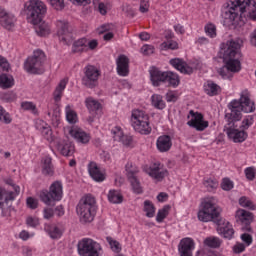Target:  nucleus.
Returning <instances> with one entry per match:
<instances>
[{"instance_id":"nucleus-1","label":"nucleus","mask_w":256,"mask_h":256,"mask_svg":"<svg viewBox=\"0 0 256 256\" xmlns=\"http://www.w3.org/2000/svg\"><path fill=\"white\" fill-rule=\"evenodd\" d=\"M228 109L230 112L225 114L224 132L234 143H243L249 135L246 131L237 129V123L243 118L242 111L244 113L255 111V103L251 102L249 96L241 95L239 100H232L228 104Z\"/></svg>"},{"instance_id":"nucleus-2","label":"nucleus","mask_w":256,"mask_h":256,"mask_svg":"<svg viewBox=\"0 0 256 256\" xmlns=\"http://www.w3.org/2000/svg\"><path fill=\"white\" fill-rule=\"evenodd\" d=\"M223 210L217 205V200L213 197L205 198L202 202V209L198 212V219L203 223L213 221L217 225V233L224 239H233L235 230L229 221L221 217Z\"/></svg>"},{"instance_id":"nucleus-3","label":"nucleus","mask_w":256,"mask_h":256,"mask_svg":"<svg viewBox=\"0 0 256 256\" xmlns=\"http://www.w3.org/2000/svg\"><path fill=\"white\" fill-rule=\"evenodd\" d=\"M247 13V17L256 21V0H230L227 7L222 10V18L227 27L237 25L240 15Z\"/></svg>"},{"instance_id":"nucleus-4","label":"nucleus","mask_w":256,"mask_h":256,"mask_svg":"<svg viewBox=\"0 0 256 256\" xmlns=\"http://www.w3.org/2000/svg\"><path fill=\"white\" fill-rule=\"evenodd\" d=\"M241 47H243V40L237 38L235 40H228L222 48L223 60L225 61L226 71L232 73H239L241 71Z\"/></svg>"},{"instance_id":"nucleus-5","label":"nucleus","mask_w":256,"mask_h":256,"mask_svg":"<svg viewBox=\"0 0 256 256\" xmlns=\"http://www.w3.org/2000/svg\"><path fill=\"white\" fill-rule=\"evenodd\" d=\"M76 211L81 223H91L97 214V201L95 200V197L88 194L81 198L76 207Z\"/></svg>"},{"instance_id":"nucleus-6","label":"nucleus","mask_w":256,"mask_h":256,"mask_svg":"<svg viewBox=\"0 0 256 256\" xmlns=\"http://www.w3.org/2000/svg\"><path fill=\"white\" fill-rule=\"evenodd\" d=\"M20 192L21 188L19 186H14V191L0 187V210L2 217H11V211H13L11 203L17 199Z\"/></svg>"},{"instance_id":"nucleus-7","label":"nucleus","mask_w":256,"mask_h":256,"mask_svg":"<svg viewBox=\"0 0 256 256\" xmlns=\"http://www.w3.org/2000/svg\"><path fill=\"white\" fill-rule=\"evenodd\" d=\"M45 61H47L45 52L35 50L33 56L28 57L25 61L24 69L27 73H31L32 75H42V73H45V69L43 68Z\"/></svg>"},{"instance_id":"nucleus-8","label":"nucleus","mask_w":256,"mask_h":256,"mask_svg":"<svg viewBox=\"0 0 256 256\" xmlns=\"http://www.w3.org/2000/svg\"><path fill=\"white\" fill-rule=\"evenodd\" d=\"M132 127L140 135H149L151 133V125L149 124V115L143 110H133L131 116Z\"/></svg>"},{"instance_id":"nucleus-9","label":"nucleus","mask_w":256,"mask_h":256,"mask_svg":"<svg viewBox=\"0 0 256 256\" xmlns=\"http://www.w3.org/2000/svg\"><path fill=\"white\" fill-rule=\"evenodd\" d=\"M27 17L30 23H39L47 13V6L40 0H30L26 3Z\"/></svg>"},{"instance_id":"nucleus-10","label":"nucleus","mask_w":256,"mask_h":256,"mask_svg":"<svg viewBox=\"0 0 256 256\" xmlns=\"http://www.w3.org/2000/svg\"><path fill=\"white\" fill-rule=\"evenodd\" d=\"M40 199L45 205H51L53 201H61L63 199V184L60 181L53 182L49 191L40 192Z\"/></svg>"},{"instance_id":"nucleus-11","label":"nucleus","mask_w":256,"mask_h":256,"mask_svg":"<svg viewBox=\"0 0 256 256\" xmlns=\"http://www.w3.org/2000/svg\"><path fill=\"white\" fill-rule=\"evenodd\" d=\"M101 244L91 238H84L78 242V253L80 256H99Z\"/></svg>"},{"instance_id":"nucleus-12","label":"nucleus","mask_w":256,"mask_h":256,"mask_svg":"<svg viewBox=\"0 0 256 256\" xmlns=\"http://www.w3.org/2000/svg\"><path fill=\"white\" fill-rule=\"evenodd\" d=\"M101 72L93 65H87L84 68V76L82 77V85L88 89H95L99 85V76Z\"/></svg>"},{"instance_id":"nucleus-13","label":"nucleus","mask_w":256,"mask_h":256,"mask_svg":"<svg viewBox=\"0 0 256 256\" xmlns=\"http://www.w3.org/2000/svg\"><path fill=\"white\" fill-rule=\"evenodd\" d=\"M58 32L57 35L63 45H71L73 43V27L69 22L58 21Z\"/></svg>"},{"instance_id":"nucleus-14","label":"nucleus","mask_w":256,"mask_h":256,"mask_svg":"<svg viewBox=\"0 0 256 256\" xmlns=\"http://www.w3.org/2000/svg\"><path fill=\"white\" fill-rule=\"evenodd\" d=\"M236 221L237 223H241L242 231H247V233L253 231L251 228V223H253V213L244 209H239L236 211Z\"/></svg>"},{"instance_id":"nucleus-15","label":"nucleus","mask_w":256,"mask_h":256,"mask_svg":"<svg viewBox=\"0 0 256 256\" xmlns=\"http://www.w3.org/2000/svg\"><path fill=\"white\" fill-rule=\"evenodd\" d=\"M189 115L192 119L187 122L189 127L196 129V131H205L209 127V122L205 121L203 114L190 110Z\"/></svg>"},{"instance_id":"nucleus-16","label":"nucleus","mask_w":256,"mask_h":256,"mask_svg":"<svg viewBox=\"0 0 256 256\" xmlns=\"http://www.w3.org/2000/svg\"><path fill=\"white\" fill-rule=\"evenodd\" d=\"M57 150L63 155L64 157H71L73 153H75V146L69 139H60L56 142Z\"/></svg>"},{"instance_id":"nucleus-17","label":"nucleus","mask_w":256,"mask_h":256,"mask_svg":"<svg viewBox=\"0 0 256 256\" xmlns=\"http://www.w3.org/2000/svg\"><path fill=\"white\" fill-rule=\"evenodd\" d=\"M193 249H195V241L192 238H183L178 245L180 256H193Z\"/></svg>"},{"instance_id":"nucleus-18","label":"nucleus","mask_w":256,"mask_h":256,"mask_svg":"<svg viewBox=\"0 0 256 256\" xmlns=\"http://www.w3.org/2000/svg\"><path fill=\"white\" fill-rule=\"evenodd\" d=\"M150 81L154 87H159L161 83H167V72L159 70L157 67H152L149 71Z\"/></svg>"},{"instance_id":"nucleus-19","label":"nucleus","mask_w":256,"mask_h":256,"mask_svg":"<svg viewBox=\"0 0 256 256\" xmlns=\"http://www.w3.org/2000/svg\"><path fill=\"white\" fill-rule=\"evenodd\" d=\"M69 134L77 141V143H82L83 145L89 143V141L91 140V136H89L87 132L76 126L72 127L69 130Z\"/></svg>"},{"instance_id":"nucleus-20","label":"nucleus","mask_w":256,"mask_h":256,"mask_svg":"<svg viewBox=\"0 0 256 256\" xmlns=\"http://www.w3.org/2000/svg\"><path fill=\"white\" fill-rule=\"evenodd\" d=\"M160 164H153L148 169H146V173L152 177V179H156V181H163L167 175H169V172L167 170H162L159 167Z\"/></svg>"},{"instance_id":"nucleus-21","label":"nucleus","mask_w":256,"mask_h":256,"mask_svg":"<svg viewBox=\"0 0 256 256\" xmlns=\"http://www.w3.org/2000/svg\"><path fill=\"white\" fill-rule=\"evenodd\" d=\"M117 73L120 77H127L129 75V58L124 54H121L116 59Z\"/></svg>"},{"instance_id":"nucleus-22","label":"nucleus","mask_w":256,"mask_h":256,"mask_svg":"<svg viewBox=\"0 0 256 256\" xmlns=\"http://www.w3.org/2000/svg\"><path fill=\"white\" fill-rule=\"evenodd\" d=\"M170 65H172L174 69H177V71H180V73H184V75H191V73H193V69L181 58L171 59Z\"/></svg>"},{"instance_id":"nucleus-23","label":"nucleus","mask_w":256,"mask_h":256,"mask_svg":"<svg viewBox=\"0 0 256 256\" xmlns=\"http://www.w3.org/2000/svg\"><path fill=\"white\" fill-rule=\"evenodd\" d=\"M88 171H89L90 177L94 181H97L98 183L105 181V174H103V172H101V169H99V166H97V163L91 162L88 165Z\"/></svg>"},{"instance_id":"nucleus-24","label":"nucleus","mask_w":256,"mask_h":256,"mask_svg":"<svg viewBox=\"0 0 256 256\" xmlns=\"http://www.w3.org/2000/svg\"><path fill=\"white\" fill-rule=\"evenodd\" d=\"M156 146L158 151H160L161 153H167V151H169V149H171V147L173 146V143L171 142V136H160L157 139Z\"/></svg>"},{"instance_id":"nucleus-25","label":"nucleus","mask_w":256,"mask_h":256,"mask_svg":"<svg viewBox=\"0 0 256 256\" xmlns=\"http://www.w3.org/2000/svg\"><path fill=\"white\" fill-rule=\"evenodd\" d=\"M114 141H118L119 143H123L126 147H129L131 145L133 138L131 136L123 135V131L121 128L116 127L114 130H112Z\"/></svg>"},{"instance_id":"nucleus-26","label":"nucleus","mask_w":256,"mask_h":256,"mask_svg":"<svg viewBox=\"0 0 256 256\" xmlns=\"http://www.w3.org/2000/svg\"><path fill=\"white\" fill-rule=\"evenodd\" d=\"M0 23L5 29H11L15 25V16L2 10L0 12Z\"/></svg>"},{"instance_id":"nucleus-27","label":"nucleus","mask_w":256,"mask_h":256,"mask_svg":"<svg viewBox=\"0 0 256 256\" xmlns=\"http://www.w3.org/2000/svg\"><path fill=\"white\" fill-rule=\"evenodd\" d=\"M34 25L35 32L39 37H47L49 33H51V29L49 28V24H47L45 21L40 20V22L32 23Z\"/></svg>"},{"instance_id":"nucleus-28","label":"nucleus","mask_w":256,"mask_h":256,"mask_svg":"<svg viewBox=\"0 0 256 256\" xmlns=\"http://www.w3.org/2000/svg\"><path fill=\"white\" fill-rule=\"evenodd\" d=\"M42 173L46 177H53L55 169L53 168L52 159L49 156H46L42 159Z\"/></svg>"},{"instance_id":"nucleus-29","label":"nucleus","mask_w":256,"mask_h":256,"mask_svg":"<svg viewBox=\"0 0 256 256\" xmlns=\"http://www.w3.org/2000/svg\"><path fill=\"white\" fill-rule=\"evenodd\" d=\"M204 91L206 95H209V97H215V95H219V91H221V87L213 81H208L206 84H204Z\"/></svg>"},{"instance_id":"nucleus-30","label":"nucleus","mask_w":256,"mask_h":256,"mask_svg":"<svg viewBox=\"0 0 256 256\" xmlns=\"http://www.w3.org/2000/svg\"><path fill=\"white\" fill-rule=\"evenodd\" d=\"M87 51V40L86 38H80L77 41H74L72 44L73 53H83Z\"/></svg>"},{"instance_id":"nucleus-31","label":"nucleus","mask_w":256,"mask_h":256,"mask_svg":"<svg viewBox=\"0 0 256 256\" xmlns=\"http://www.w3.org/2000/svg\"><path fill=\"white\" fill-rule=\"evenodd\" d=\"M151 103L155 107V109H159L160 111H163V109L166 107L163 96L159 94H153L151 96Z\"/></svg>"},{"instance_id":"nucleus-32","label":"nucleus","mask_w":256,"mask_h":256,"mask_svg":"<svg viewBox=\"0 0 256 256\" xmlns=\"http://www.w3.org/2000/svg\"><path fill=\"white\" fill-rule=\"evenodd\" d=\"M125 167L128 179H136L139 177V168L133 165V162H128Z\"/></svg>"},{"instance_id":"nucleus-33","label":"nucleus","mask_w":256,"mask_h":256,"mask_svg":"<svg viewBox=\"0 0 256 256\" xmlns=\"http://www.w3.org/2000/svg\"><path fill=\"white\" fill-rule=\"evenodd\" d=\"M65 87H67V80H61L58 84V86L56 87L55 91H54V100L56 102L61 101V97L63 95V91H65Z\"/></svg>"},{"instance_id":"nucleus-34","label":"nucleus","mask_w":256,"mask_h":256,"mask_svg":"<svg viewBox=\"0 0 256 256\" xmlns=\"http://www.w3.org/2000/svg\"><path fill=\"white\" fill-rule=\"evenodd\" d=\"M85 103L90 113H95V111H99L101 109V103L93 98H87Z\"/></svg>"},{"instance_id":"nucleus-35","label":"nucleus","mask_w":256,"mask_h":256,"mask_svg":"<svg viewBox=\"0 0 256 256\" xmlns=\"http://www.w3.org/2000/svg\"><path fill=\"white\" fill-rule=\"evenodd\" d=\"M0 87L2 89L13 87V76H8L7 74L0 75Z\"/></svg>"},{"instance_id":"nucleus-36","label":"nucleus","mask_w":256,"mask_h":256,"mask_svg":"<svg viewBox=\"0 0 256 256\" xmlns=\"http://www.w3.org/2000/svg\"><path fill=\"white\" fill-rule=\"evenodd\" d=\"M108 201L114 204L123 203V196L116 190H110L108 193Z\"/></svg>"},{"instance_id":"nucleus-37","label":"nucleus","mask_w":256,"mask_h":256,"mask_svg":"<svg viewBox=\"0 0 256 256\" xmlns=\"http://www.w3.org/2000/svg\"><path fill=\"white\" fill-rule=\"evenodd\" d=\"M47 233L51 237V239H60L61 235H63V232H61V229L59 227L52 225L46 228Z\"/></svg>"},{"instance_id":"nucleus-38","label":"nucleus","mask_w":256,"mask_h":256,"mask_svg":"<svg viewBox=\"0 0 256 256\" xmlns=\"http://www.w3.org/2000/svg\"><path fill=\"white\" fill-rule=\"evenodd\" d=\"M128 181L130 182L134 193H136L137 195H141V193H143V187H141V182L139 181V177L138 178H130V179H128Z\"/></svg>"},{"instance_id":"nucleus-39","label":"nucleus","mask_w":256,"mask_h":256,"mask_svg":"<svg viewBox=\"0 0 256 256\" xmlns=\"http://www.w3.org/2000/svg\"><path fill=\"white\" fill-rule=\"evenodd\" d=\"M166 83H169L171 87H178L179 86V76L173 72L166 73Z\"/></svg>"},{"instance_id":"nucleus-40","label":"nucleus","mask_w":256,"mask_h":256,"mask_svg":"<svg viewBox=\"0 0 256 256\" xmlns=\"http://www.w3.org/2000/svg\"><path fill=\"white\" fill-rule=\"evenodd\" d=\"M204 244L212 249H217L218 247H221V239L218 237H208L204 240Z\"/></svg>"},{"instance_id":"nucleus-41","label":"nucleus","mask_w":256,"mask_h":256,"mask_svg":"<svg viewBox=\"0 0 256 256\" xmlns=\"http://www.w3.org/2000/svg\"><path fill=\"white\" fill-rule=\"evenodd\" d=\"M171 206L165 205L162 209L158 210L156 221L157 223H163V220L169 215Z\"/></svg>"},{"instance_id":"nucleus-42","label":"nucleus","mask_w":256,"mask_h":256,"mask_svg":"<svg viewBox=\"0 0 256 256\" xmlns=\"http://www.w3.org/2000/svg\"><path fill=\"white\" fill-rule=\"evenodd\" d=\"M106 241L114 253H121V243L119 241L113 239L111 236L106 237Z\"/></svg>"},{"instance_id":"nucleus-43","label":"nucleus","mask_w":256,"mask_h":256,"mask_svg":"<svg viewBox=\"0 0 256 256\" xmlns=\"http://www.w3.org/2000/svg\"><path fill=\"white\" fill-rule=\"evenodd\" d=\"M144 211L146 213V217L152 218L155 217V206L149 200L144 201Z\"/></svg>"},{"instance_id":"nucleus-44","label":"nucleus","mask_w":256,"mask_h":256,"mask_svg":"<svg viewBox=\"0 0 256 256\" xmlns=\"http://www.w3.org/2000/svg\"><path fill=\"white\" fill-rule=\"evenodd\" d=\"M66 119L72 125L77 123V113L71 110V106H66Z\"/></svg>"},{"instance_id":"nucleus-45","label":"nucleus","mask_w":256,"mask_h":256,"mask_svg":"<svg viewBox=\"0 0 256 256\" xmlns=\"http://www.w3.org/2000/svg\"><path fill=\"white\" fill-rule=\"evenodd\" d=\"M239 205H241V207H246L247 209L255 211V204H253V201H251L249 198L245 196L239 199Z\"/></svg>"},{"instance_id":"nucleus-46","label":"nucleus","mask_w":256,"mask_h":256,"mask_svg":"<svg viewBox=\"0 0 256 256\" xmlns=\"http://www.w3.org/2000/svg\"><path fill=\"white\" fill-rule=\"evenodd\" d=\"M22 109L24 111H31L34 115H37V106L33 102H22L21 103Z\"/></svg>"},{"instance_id":"nucleus-47","label":"nucleus","mask_w":256,"mask_h":256,"mask_svg":"<svg viewBox=\"0 0 256 256\" xmlns=\"http://www.w3.org/2000/svg\"><path fill=\"white\" fill-rule=\"evenodd\" d=\"M0 121L9 125L11 123V116L7 113L6 110L3 109V106H0Z\"/></svg>"},{"instance_id":"nucleus-48","label":"nucleus","mask_w":256,"mask_h":256,"mask_svg":"<svg viewBox=\"0 0 256 256\" xmlns=\"http://www.w3.org/2000/svg\"><path fill=\"white\" fill-rule=\"evenodd\" d=\"M48 2L56 9V11H63V9H65L64 0H48Z\"/></svg>"},{"instance_id":"nucleus-49","label":"nucleus","mask_w":256,"mask_h":256,"mask_svg":"<svg viewBox=\"0 0 256 256\" xmlns=\"http://www.w3.org/2000/svg\"><path fill=\"white\" fill-rule=\"evenodd\" d=\"M205 33L213 39V37H217V27L213 24H208L205 26Z\"/></svg>"},{"instance_id":"nucleus-50","label":"nucleus","mask_w":256,"mask_h":256,"mask_svg":"<svg viewBox=\"0 0 256 256\" xmlns=\"http://www.w3.org/2000/svg\"><path fill=\"white\" fill-rule=\"evenodd\" d=\"M254 118L253 116H247L240 126L241 131H247L249 129L250 125H253Z\"/></svg>"},{"instance_id":"nucleus-51","label":"nucleus","mask_w":256,"mask_h":256,"mask_svg":"<svg viewBox=\"0 0 256 256\" xmlns=\"http://www.w3.org/2000/svg\"><path fill=\"white\" fill-rule=\"evenodd\" d=\"M246 179H248V181H254L255 180V175H256V169L255 167H247L244 170Z\"/></svg>"},{"instance_id":"nucleus-52","label":"nucleus","mask_w":256,"mask_h":256,"mask_svg":"<svg viewBox=\"0 0 256 256\" xmlns=\"http://www.w3.org/2000/svg\"><path fill=\"white\" fill-rule=\"evenodd\" d=\"M221 188L223 191H231V189H233V181H231L229 178H224L221 183Z\"/></svg>"},{"instance_id":"nucleus-53","label":"nucleus","mask_w":256,"mask_h":256,"mask_svg":"<svg viewBox=\"0 0 256 256\" xmlns=\"http://www.w3.org/2000/svg\"><path fill=\"white\" fill-rule=\"evenodd\" d=\"M141 53L143 55H153L155 53V47H153V45H144L141 48Z\"/></svg>"},{"instance_id":"nucleus-54","label":"nucleus","mask_w":256,"mask_h":256,"mask_svg":"<svg viewBox=\"0 0 256 256\" xmlns=\"http://www.w3.org/2000/svg\"><path fill=\"white\" fill-rule=\"evenodd\" d=\"M218 185L219 184L217 183V181L213 179H207L204 181V186L208 189V191H213V189H216Z\"/></svg>"},{"instance_id":"nucleus-55","label":"nucleus","mask_w":256,"mask_h":256,"mask_svg":"<svg viewBox=\"0 0 256 256\" xmlns=\"http://www.w3.org/2000/svg\"><path fill=\"white\" fill-rule=\"evenodd\" d=\"M27 203V207H29V209H37L39 202L37 201V199L33 198V197H29L26 200Z\"/></svg>"},{"instance_id":"nucleus-56","label":"nucleus","mask_w":256,"mask_h":256,"mask_svg":"<svg viewBox=\"0 0 256 256\" xmlns=\"http://www.w3.org/2000/svg\"><path fill=\"white\" fill-rule=\"evenodd\" d=\"M122 11L128 15V17H134L135 12L133 11V8L129 4H125L122 6Z\"/></svg>"},{"instance_id":"nucleus-57","label":"nucleus","mask_w":256,"mask_h":256,"mask_svg":"<svg viewBox=\"0 0 256 256\" xmlns=\"http://www.w3.org/2000/svg\"><path fill=\"white\" fill-rule=\"evenodd\" d=\"M0 67L3 71H9L10 69L9 62L3 56H0Z\"/></svg>"},{"instance_id":"nucleus-58","label":"nucleus","mask_w":256,"mask_h":256,"mask_svg":"<svg viewBox=\"0 0 256 256\" xmlns=\"http://www.w3.org/2000/svg\"><path fill=\"white\" fill-rule=\"evenodd\" d=\"M140 13H147L149 11V2L142 0L139 7Z\"/></svg>"},{"instance_id":"nucleus-59","label":"nucleus","mask_w":256,"mask_h":256,"mask_svg":"<svg viewBox=\"0 0 256 256\" xmlns=\"http://www.w3.org/2000/svg\"><path fill=\"white\" fill-rule=\"evenodd\" d=\"M241 239L246 245H251L253 243V237L251 234L244 233L241 235Z\"/></svg>"},{"instance_id":"nucleus-60","label":"nucleus","mask_w":256,"mask_h":256,"mask_svg":"<svg viewBox=\"0 0 256 256\" xmlns=\"http://www.w3.org/2000/svg\"><path fill=\"white\" fill-rule=\"evenodd\" d=\"M177 99H179V98H178L177 95H176L175 93H173V92H168V93L166 94V101H167L168 103H175V102L177 101Z\"/></svg>"},{"instance_id":"nucleus-61","label":"nucleus","mask_w":256,"mask_h":256,"mask_svg":"<svg viewBox=\"0 0 256 256\" xmlns=\"http://www.w3.org/2000/svg\"><path fill=\"white\" fill-rule=\"evenodd\" d=\"M26 223L29 227H37V225H39V220L37 218L28 217Z\"/></svg>"},{"instance_id":"nucleus-62","label":"nucleus","mask_w":256,"mask_h":256,"mask_svg":"<svg viewBox=\"0 0 256 256\" xmlns=\"http://www.w3.org/2000/svg\"><path fill=\"white\" fill-rule=\"evenodd\" d=\"M37 129H39V131H42L43 135L51 136V128H49L47 124L42 125V127L38 126Z\"/></svg>"},{"instance_id":"nucleus-63","label":"nucleus","mask_w":256,"mask_h":256,"mask_svg":"<svg viewBox=\"0 0 256 256\" xmlns=\"http://www.w3.org/2000/svg\"><path fill=\"white\" fill-rule=\"evenodd\" d=\"M53 208H45L44 209V219H51L54 215Z\"/></svg>"},{"instance_id":"nucleus-64","label":"nucleus","mask_w":256,"mask_h":256,"mask_svg":"<svg viewBox=\"0 0 256 256\" xmlns=\"http://www.w3.org/2000/svg\"><path fill=\"white\" fill-rule=\"evenodd\" d=\"M245 251V244H236L234 246V253H243Z\"/></svg>"}]
</instances>
